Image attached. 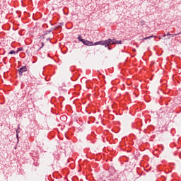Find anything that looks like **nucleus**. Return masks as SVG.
<instances>
[{"label":"nucleus","mask_w":181,"mask_h":181,"mask_svg":"<svg viewBox=\"0 0 181 181\" xmlns=\"http://www.w3.org/2000/svg\"><path fill=\"white\" fill-rule=\"evenodd\" d=\"M78 40L81 42L83 45H85V46H98V45H95V42L94 43L93 41H89L81 38V35H78Z\"/></svg>","instance_id":"nucleus-2"},{"label":"nucleus","mask_w":181,"mask_h":181,"mask_svg":"<svg viewBox=\"0 0 181 181\" xmlns=\"http://www.w3.org/2000/svg\"><path fill=\"white\" fill-rule=\"evenodd\" d=\"M47 41L50 40V37L47 38Z\"/></svg>","instance_id":"nucleus-15"},{"label":"nucleus","mask_w":181,"mask_h":181,"mask_svg":"<svg viewBox=\"0 0 181 181\" xmlns=\"http://www.w3.org/2000/svg\"><path fill=\"white\" fill-rule=\"evenodd\" d=\"M22 50H23V48L22 47L18 49V52H22Z\"/></svg>","instance_id":"nucleus-11"},{"label":"nucleus","mask_w":181,"mask_h":181,"mask_svg":"<svg viewBox=\"0 0 181 181\" xmlns=\"http://www.w3.org/2000/svg\"><path fill=\"white\" fill-rule=\"evenodd\" d=\"M52 30H47L45 31L44 36H46V35H47L48 33H51Z\"/></svg>","instance_id":"nucleus-8"},{"label":"nucleus","mask_w":181,"mask_h":181,"mask_svg":"<svg viewBox=\"0 0 181 181\" xmlns=\"http://www.w3.org/2000/svg\"><path fill=\"white\" fill-rule=\"evenodd\" d=\"M171 36H172V37H175L177 36V34H171Z\"/></svg>","instance_id":"nucleus-9"},{"label":"nucleus","mask_w":181,"mask_h":181,"mask_svg":"<svg viewBox=\"0 0 181 181\" xmlns=\"http://www.w3.org/2000/svg\"><path fill=\"white\" fill-rule=\"evenodd\" d=\"M16 135H19V130L16 129Z\"/></svg>","instance_id":"nucleus-12"},{"label":"nucleus","mask_w":181,"mask_h":181,"mask_svg":"<svg viewBox=\"0 0 181 181\" xmlns=\"http://www.w3.org/2000/svg\"><path fill=\"white\" fill-rule=\"evenodd\" d=\"M114 45H122V41L121 40H117L115 39L114 40Z\"/></svg>","instance_id":"nucleus-5"},{"label":"nucleus","mask_w":181,"mask_h":181,"mask_svg":"<svg viewBox=\"0 0 181 181\" xmlns=\"http://www.w3.org/2000/svg\"><path fill=\"white\" fill-rule=\"evenodd\" d=\"M16 53V52H15V50H11L8 52V54H15Z\"/></svg>","instance_id":"nucleus-7"},{"label":"nucleus","mask_w":181,"mask_h":181,"mask_svg":"<svg viewBox=\"0 0 181 181\" xmlns=\"http://www.w3.org/2000/svg\"><path fill=\"white\" fill-rule=\"evenodd\" d=\"M108 50H111V47L110 46H107Z\"/></svg>","instance_id":"nucleus-14"},{"label":"nucleus","mask_w":181,"mask_h":181,"mask_svg":"<svg viewBox=\"0 0 181 181\" xmlns=\"http://www.w3.org/2000/svg\"><path fill=\"white\" fill-rule=\"evenodd\" d=\"M152 37H155V36H153V35L149 36V37H146L143 38V40H148V39H152Z\"/></svg>","instance_id":"nucleus-6"},{"label":"nucleus","mask_w":181,"mask_h":181,"mask_svg":"<svg viewBox=\"0 0 181 181\" xmlns=\"http://www.w3.org/2000/svg\"><path fill=\"white\" fill-rule=\"evenodd\" d=\"M16 138H17L18 141H19V134H16Z\"/></svg>","instance_id":"nucleus-13"},{"label":"nucleus","mask_w":181,"mask_h":181,"mask_svg":"<svg viewBox=\"0 0 181 181\" xmlns=\"http://www.w3.org/2000/svg\"><path fill=\"white\" fill-rule=\"evenodd\" d=\"M171 35H172V34H170V33H168L167 34H164L163 35V37H166V36H167V38H165V39H170V36H171Z\"/></svg>","instance_id":"nucleus-4"},{"label":"nucleus","mask_w":181,"mask_h":181,"mask_svg":"<svg viewBox=\"0 0 181 181\" xmlns=\"http://www.w3.org/2000/svg\"><path fill=\"white\" fill-rule=\"evenodd\" d=\"M114 40H115V39L109 38L106 40L97 41L95 42V45H100L101 46H105V47H107L108 46H110V45H114Z\"/></svg>","instance_id":"nucleus-1"},{"label":"nucleus","mask_w":181,"mask_h":181,"mask_svg":"<svg viewBox=\"0 0 181 181\" xmlns=\"http://www.w3.org/2000/svg\"><path fill=\"white\" fill-rule=\"evenodd\" d=\"M42 46L40 47V49H42L43 46H45V42H41Z\"/></svg>","instance_id":"nucleus-10"},{"label":"nucleus","mask_w":181,"mask_h":181,"mask_svg":"<svg viewBox=\"0 0 181 181\" xmlns=\"http://www.w3.org/2000/svg\"><path fill=\"white\" fill-rule=\"evenodd\" d=\"M18 71L19 73L20 77H22V76H25V73H26V71H28V68L26 67V66H23L21 67L18 70Z\"/></svg>","instance_id":"nucleus-3"}]
</instances>
